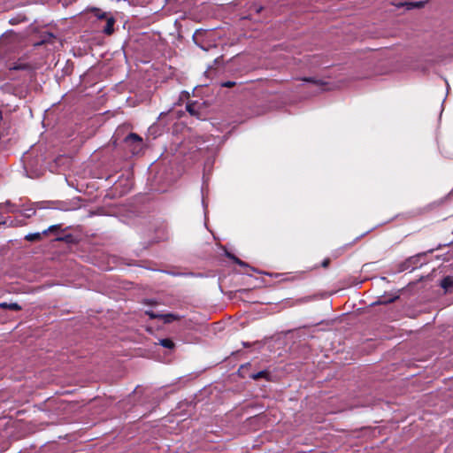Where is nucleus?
<instances>
[{
  "instance_id": "9",
  "label": "nucleus",
  "mask_w": 453,
  "mask_h": 453,
  "mask_svg": "<svg viewBox=\"0 0 453 453\" xmlns=\"http://www.w3.org/2000/svg\"><path fill=\"white\" fill-rule=\"evenodd\" d=\"M42 233H33L26 235L25 239L29 242L39 241L42 238Z\"/></svg>"
},
{
  "instance_id": "18",
  "label": "nucleus",
  "mask_w": 453,
  "mask_h": 453,
  "mask_svg": "<svg viewBox=\"0 0 453 453\" xmlns=\"http://www.w3.org/2000/svg\"><path fill=\"white\" fill-rule=\"evenodd\" d=\"M234 85H235L234 81H225V82L221 83V87H224V88H231V87H234Z\"/></svg>"
},
{
  "instance_id": "13",
  "label": "nucleus",
  "mask_w": 453,
  "mask_h": 453,
  "mask_svg": "<svg viewBox=\"0 0 453 453\" xmlns=\"http://www.w3.org/2000/svg\"><path fill=\"white\" fill-rule=\"evenodd\" d=\"M302 80H303V81L311 82V83L316 84V85H318V86H323V85H325V83H324V82H322L320 80H317V79H315V78H311V77H310V78H303V79H302Z\"/></svg>"
},
{
  "instance_id": "8",
  "label": "nucleus",
  "mask_w": 453,
  "mask_h": 453,
  "mask_svg": "<svg viewBox=\"0 0 453 453\" xmlns=\"http://www.w3.org/2000/svg\"><path fill=\"white\" fill-rule=\"evenodd\" d=\"M159 344L164 347V348H166V349H173L174 347V342L171 340V339H168V338H165V339H161L159 341Z\"/></svg>"
},
{
  "instance_id": "10",
  "label": "nucleus",
  "mask_w": 453,
  "mask_h": 453,
  "mask_svg": "<svg viewBox=\"0 0 453 453\" xmlns=\"http://www.w3.org/2000/svg\"><path fill=\"white\" fill-rule=\"evenodd\" d=\"M186 110L192 116H197L198 115V111L196 109V104H193V103L188 104L186 105Z\"/></svg>"
},
{
  "instance_id": "2",
  "label": "nucleus",
  "mask_w": 453,
  "mask_h": 453,
  "mask_svg": "<svg viewBox=\"0 0 453 453\" xmlns=\"http://www.w3.org/2000/svg\"><path fill=\"white\" fill-rule=\"evenodd\" d=\"M10 71H18V70H24V71H28V72H31L32 71V67L30 65H28L27 63H24V62H17V63H14L12 65H10L9 67Z\"/></svg>"
},
{
  "instance_id": "7",
  "label": "nucleus",
  "mask_w": 453,
  "mask_h": 453,
  "mask_svg": "<svg viewBox=\"0 0 453 453\" xmlns=\"http://www.w3.org/2000/svg\"><path fill=\"white\" fill-rule=\"evenodd\" d=\"M0 308L2 309H9L12 311H20L21 306L18 304L17 303H1Z\"/></svg>"
},
{
  "instance_id": "17",
  "label": "nucleus",
  "mask_w": 453,
  "mask_h": 453,
  "mask_svg": "<svg viewBox=\"0 0 453 453\" xmlns=\"http://www.w3.org/2000/svg\"><path fill=\"white\" fill-rule=\"evenodd\" d=\"M232 258L234 259V261L237 265H241V266H247V264H246V263H244L243 261H242L241 259H239L238 257H236L233 256V257H232Z\"/></svg>"
},
{
  "instance_id": "5",
  "label": "nucleus",
  "mask_w": 453,
  "mask_h": 453,
  "mask_svg": "<svg viewBox=\"0 0 453 453\" xmlns=\"http://www.w3.org/2000/svg\"><path fill=\"white\" fill-rule=\"evenodd\" d=\"M441 287L448 291L449 288H453V277L446 276L441 281Z\"/></svg>"
},
{
  "instance_id": "15",
  "label": "nucleus",
  "mask_w": 453,
  "mask_h": 453,
  "mask_svg": "<svg viewBox=\"0 0 453 453\" xmlns=\"http://www.w3.org/2000/svg\"><path fill=\"white\" fill-rule=\"evenodd\" d=\"M146 314L150 318V319H160V313H155L154 311H146Z\"/></svg>"
},
{
  "instance_id": "4",
  "label": "nucleus",
  "mask_w": 453,
  "mask_h": 453,
  "mask_svg": "<svg viewBox=\"0 0 453 453\" xmlns=\"http://www.w3.org/2000/svg\"><path fill=\"white\" fill-rule=\"evenodd\" d=\"M115 19L112 17L107 18L106 25L104 27L103 31L106 35H111L113 33V26Z\"/></svg>"
},
{
  "instance_id": "19",
  "label": "nucleus",
  "mask_w": 453,
  "mask_h": 453,
  "mask_svg": "<svg viewBox=\"0 0 453 453\" xmlns=\"http://www.w3.org/2000/svg\"><path fill=\"white\" fill-rule=\"evenodd\" d=\"M35 213V211L34 209H29V210H27V212L26 213V216L27 217H31Z\"/></svg>"
},
{
  "instance_id": "12",
  "label": "nucleus",
  "mask_w": 453,
  "mask_h": 453,
  "mask_svg": "<svg viewBox=\"0 0 453 453\" xmlns=\"http://www.w3.org/2000/svg\"><path fill=\"white\" fill-rule=\"evenodd\" d=\"M404 5L408 10L413 9V8H420L424 5L423 2H410L405 3Z\"/></svg>"
},
{
  "instance_id": "14",
  "label": "nucleus",
  "mask_w": 453,
  "mask_h": 453,
  "mask_svg": "<svg viewBox=\"0 0 453 453\" xmlns=\"http://www.w3.org/2000/svg\"><path fill=\"white\" fill-rule=\"evenodd\" d=\"M1 90L4 93H14L12 84L5 83L3 86H1Z\"/></svg>"
},
{
  "instance_id": "21",
  "label": "nucleus",
  "mask_w": 453,
  "mask_h": 453,
  "mask_svg": "<svg viewBox=\"0 0 453 453\" xmlns=\"http://www.w3.org/2000/svg\"><path fill=\"white\" fill-rule=\"evenodd\" d=\"M10 23L11 24H16V23H18V20H16L14 19H10Z\"/></svg>"
},
{
  "instance_id": "16",
  "label": "nucleus",
  "mask_w": 453,
  "mask_h": 453,
  "mask_svg": "<svg viewBox=\"0 0 453 453\" xmlns=\"http://www.w3.org/2000/svg\"><path fill=\"white\" fill-rule=\"evenodd\" d=\"M59 228V226L58 225H53V226H50L48 229L44 230L42 232L43 234H48L49 232H52L54 230H57Z\"/></svg>"
},
{
  "instance_id": "20",
  "label": "nucleus",
  "mask_w": 453,
  "mask_h": 453,
  "mask_svg": "<svg viewBox=\"0 0 453 453\" xmlns=\"http://www.w3.org/2000/svg\"><path fill=\"white\" fill-rule=\"evenodd\" d=\"M328 264H329V260H328V259H326V260H324V261H323L322 265H323L324 267H326V266H327V265H328Z\"/></svg>"
},
{
  "instance_id": "6",
  "label": "nucleus",
  "mask_w": 453,
  "mask_h": 453,
  "mask_svg": "<svg viewBox=\"0 0 453 453\" xmlns=\"http://www.w3.org/2000/svg\"><path fill=\"white\" fill-rule=\"evenodd\" d=\"M250 378L255 380H259V379H265L266 380H269L270 373L266 370H263L258 372L252 373L250 375Z\"/></svg>"
},
{
  "instance_id": "1",
  "label": "nucleus",
  "mask_w": 453,
  "mask_h": 453,
  "mask_svg": "<svg viewBox=\"0 0 453 453\" xmlns=\"http://www.w3.org/2000/svg\"><path fill=\"white\" fill-rule=\"evenodd\" d=\"M180 316L175 313H166V314H161L160 313V319L163 320L165 324H169L176 320L180 319Z\"/></svg>"
},
{
  "instance_id": "3",
  "label": "nucleus",
  "mask_w": 453,
  "mask_h": 453,
  "mask_svg": "<svg viewBox=\"0 0 453 453\" xmlns=\"http://www.w3.org/2000/svg\"><path fill=\"white\" fill-rule=\"evenodd\" d=\"M125 142L127 143H138L139 147L142 146V139L137 134L130 133L126 138Z\"/></svg>"
},
{
  "instance_id": "11",
  "label": "nucleus",
  "mask_w": 453,
  "mask_h": 453,
  "mask_svg": "<svg viewBox=\"0 0 453 453\" xmlns=\"http://www.w3.org/2000/svg\"><path fill=\"white\" fill-rule=\"evenodd\" d=\"M397 298H398V296H394V297L389 298V299H385V298L380 297L378 301L372 303V305L386 304V303H393Z\"/></svg>"
}]
</instances>
